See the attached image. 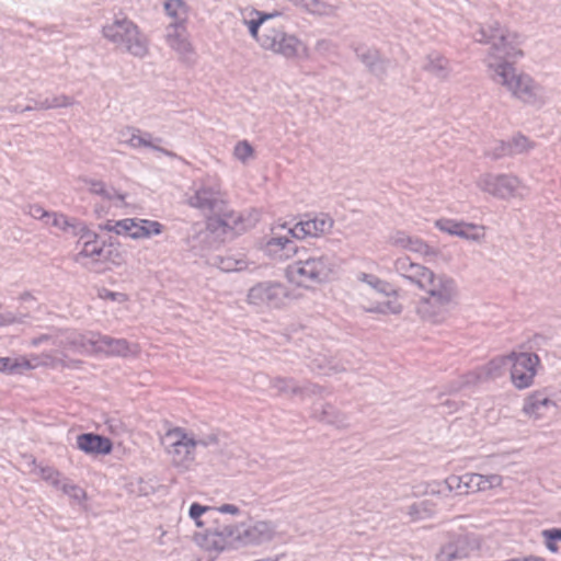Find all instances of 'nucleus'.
<instances>
[{"instance_id":"a878e982","label":"nucleus","mask_w":561,"mask_h":561,"mask_svg":"<svg viewBox=\"0 0 561 561\" xmlns=\"http://www.w3.org/2000/svg\"><path fill=\"white\" fill-rule=\"evenodd\" d=\"M82 249L75 255V261L85 267H92L95 263L106 259L104 244L99 242L98 234L84 238Z\"/></svg>"},{"instance_id":"79ce46f5","label":"nucleus","mask_w":561,"mask_h":561,"mask_svg":"<svg viewBox=\"0 0 561 561\" xmlns=\"http://www.w3.org/2000/svg\"><path fill=\"white\" fill-rule=\"evenodd\" d=\"M64 232L70 233L73 237H79L80 240L94 237V231L90 230L83 221L76 218L69 219L67 230Z\"/></svg>"},{"instance_id":"dca6fc26","label":"nucleus","mask_w":561,"mask_h":561,"mask_svg":"<svg viewBox=\"0 0 561 561\" xmlns=\"http://www.w3.org/2000/svg\"><path fill=\"white\" fill-rule=\"evenodd\" d=\"M117 139L121 144H125L133 149L150 148L154 151L162 152L165 156L173 157L174 154L160 147L161 138H154L152 134L142 131L134 126H124L117 130Z\"/></svg>"},{"instance_id":"9d476101","label":"nucleus","mask_w":561,"mask_h":561,"mask_svg":"<svg viewBox=\"0 0 561 561\" xmlns=\"http://www.w3.org/2000/svg\"><path fill=\"white\" fill-rule=\"evenodd\" d=\"M289 297L288 288L274 280L260 282L248 290L247 302L255 307L278 309Z\"/></svg>"},{"instance_id":"ddd939ff","label":"nucleus","mask_w":561,"mask_h":561,"mask_svg":"<svg viewBox=\"0 0 561 561\" xmlns=\"http://www.w3.org/2000/svg\"><path fill=\"white\" fill-rule=\"evenodd\" d=\"M236 526L238 528L237 545L240 547L260 546L274 540L277 536L276 523L267 519Z\"/></svg>"},{"instance_id":"a19ab883","label":"nucleus","mask_w":561,"mask_h":561,"mask_svg":"<svg viewBox=\"0 0 561 561\" xmlns=\"http://www.w3.org/2000/svg\"><path fill=\"white\" fill-rule=\"evenodd\" d=\"M131 225V218H126L122 220H107L104 224H101L99 228L101 230H105L108 232H115L119 236L129 237V227Z\"/></svg>"},{"instance_id":"423d86ee","label":"nucleus","mask_w":561,"mask_h":561,"mask_svg":"<svg viewBox=\"0 0 561 561\" xmlns=\"http://www.w3.org/2000/svg\"><path fill=\"white\" fill-rule=\"evenodd\" d=\"M261 48L286 59H305L309 57L307 45L296 35L287 33L283 25H264Z\"/></svg>"},{"instance_id":"393cba45","label":"nucleus","mask_w":561,"mask_h":561,"mask_svg":"<svg viewBox=\"0 0 561 561\" xmlns=\"http://www.w3.org/2000/svg\"><path fill=\"white\" fill-rule=\"evenodd\" d=\"M355 54L371 75L378 79H383L387 76L390 61L382 57L379 50L371 47L358 46L355 48Z\"/></svg>"},{"instance_id":"f3484780","label":"nucleus","mask_w":561,"mask_h":561,"mask_svg":"<svg viewBox=\"0 0 561 561\" xmlns=\"http://www.w3.org/2000/svg\"><path fill=\"white\" fill-rule=\"evenodd\" d=\"M334 225V220L325 214H320L313 218L298 221L288 233L295 239L321 238L328 234Z\"/></svg>"},{"instance_id":"4468645a","label":"nucleus","mask_w":561,"mask_h":561,"mask_svg":"<svg viewBox=\"0 0 561 561\" xmlns=\"http://www.w3.org/2000/svg\"><path fill=\"white\" fill-rule=\"evenodd\" d=\"M523 413L534 421L543 420L558 413V405L548 389L529 393L523 404Z\"/></svg>"},{"instance_id":"0eeeda50","label":"nucleus","mask_w":561,"mask_h":561,"mask_svg":"<svg viewBox=\"0 0 561 561\" xmlns=\"http://www.w3.org/2000/svg\"><path fill=\"white\" fill-rule=\"evenodd\" d=\"M357 278L369 287V290L360 293L359 296V306L365 312L379 314H399L402 312V305L396 299L374 300L370 297L373 291L383 297L396 295V290L388 282L367 273H360Z\"/></svg>"},{"instance_id":"72a5a7b5","label":"nucleus","mask_w":561,"mask_h":561,"mask_svg":"<svg viewBox=\"0 0 561 561\" xmlns=\"http://www.w3.org/2000/svg\"><path fill=\"white\" fill-rule=\"evenodd\" d=\"M164 10L173 20L170 24L185 25L188 20V7L183 0H164Z\"/></svg>"},{"instance_id":"bb28decb","label":"nucleus","mask_w":561,"mask_h":561,"mask_svg":"<svg viewBox=\"0 0 561 561\" xmlns=\"http://www.w3.org/2000/svg\"><path fill=\"white\" fill-rule=\"evenodd\" d=\"M311 417L337 428L348 426L347 415L331 403H313L311 407Z\"/></svg>"},{"instance_id":"37998d69","label":"nucleus","mask_w":561,"mask_h":561,"mask_svg":"<svg viewBox=\"0 0 561 561\" xmlns=\"http://www.w3.org/2000/svg\"><path fill=\"white\" fill-rule=\"evenodd\" d=\"M58 490L62 491L78 504L83 503L87 499L85 491L81 486L71 483L68 479L64 480Z\"/></svg>"},{"instance_id":"a18cd8bd","label":"nucleus","mask_w":561,"mask_h":561,"mask_svg":"<svg viewBox=\"0 0 561 561\" xmlns=\"http://www.w3.org/2000/svg\"><path fill=\"white\" fill-rule=\"evenodd\" d=\"M463 220H456L450 218H439L435 220V227L449 236L457 237L459 229L462 226Z\"/></svg>"},{"instance_id":"69168bd1","label":"nucleus","mask_w":561,"mask_h":561,"mask_svg":"<svg viewBox=\"0 0 561 561\" xmlns=\"http://www.w3.org/2000/svg\"><path fill=\"white\" fill-rule=\"evenodd\" d=\"M330 48H331V42H329L327 39H320L316 44V49L318 51H328V50H330Z\"/></svg>"},{"instance_id":"680f3d73","label":"nucleus","mask_w":561,"mask_h":561,"mask_svg":"<svg viewBox=\"0 0 561 561\" xmlns=\"http://www.w3.org/2000/svg\"><path fill=\"white\" fill-rule=\"evenodd\" d=\"M84 182H85V184L89 185L90 193L94 194V195H100V193H102V190L104 188V185H105V183L103 181L93 180V179L84 180Z\"/></svg>"},{"instance_id":"7ed1b4c3","label":"nucleus","mask_w":561,"mask_h":561,"mask_svg":"<svg viewBox=\"0 0 561 561\" xmlns=\"http://www.w3.org/2000/svg\"><path fill=\"white\" fill-rule=\"evenodd\" d=\"M336 271L337 263L333 255L301 247L285 274L289 282L309 288L330 282Z\"/></svg>"},{"instance_id":"f03ea898","label":"nucleus","mask_w":561,"mask_h":561,"mask_svg":"<svg viewBox=\"0 0 561 561\" xmlns=\"http://www.w3.org/2000/svg\"><path fill=\"white\" fill-rule=\"evenodd\" d=\"M187 204L208 216L207 227L213 230L221 229L239 232L242 228L241 216L227 209L225 194L217 176L206 175L194 183L193 194L187 197Z\"/></svg>"},{"instance_id":"1a4fd4ad","label":"nucleus","mask_w":561,"mask_h":561,"mask_svg":"<svg viewBox=\"0 0 561 561\" xmlns=\"http://www.w3.org/2000/svg\"><path fill=\"white\" fill-rule=\"evenodd\" d=\"M476 186L482 193H486L500 199H508L520 195L523 184L520 180L513 174H494L485 172L480 174L476 181Z\"/></svg>"},{"instance_id":"5fc2aeb1","label":"nucleus","mask_w":561,"mask_h":561,"mask_svg":"<svg viewBox=\"0 0 561 561\" xmlns=\"http://www.w3.org/2000/svg\"><path fill=\"white\" fill-rule=\"evenodd\" d=\"M76 103L75 99L66 95V94H59L51 96V104L54 108H64L72 106Z\"/></svg>"},{"instance_id":"0e129e2a","label":"nucleus","mask_w":561,"mask_h":561,"mask_svg":"<svg viewBox=\"0 0 561 561\" xmlns=\"http://www.w3.org/2000/svg\"><path fill=\"white\" fill-rule=\"evenodd\" d=\"M36 110H51L54 108L51 104V98H46L44 100L35 101Z\"/></svg>"},{"instance_id":"bf43d9fd","label":"nucleus","mask_w":561,"mask_h":561,"mask_svg":"<svg viewBox=\"0 0 561 561\" xmlns=\"http://www.w3.org/2000/svg\"><path fill=\"white\" fill-rule=\"evenodd\" d=\"M102 298L111 299L113 301H117L119 304L126 302L128 300V296L124 293H115L107 289L103 290V294H101Z\"/></svg>"},{"instance_id":"58836bf2","label":"nucleus","mask_w":561,"mask_h":561,"mask_svg":"<svg viewBox=\"0 0 561 561\" xmlns=\"http://www.w3.org/2000/svg\"><path fill=\"white\" fill-rule=\"evenodd\" d=\"M31 363L24 358L0 357V373L13 374L32 369Z\"/></svg>"},{"instance_id":"8fccbe9b","label":"nucleus","mask_w":561,"mask_h":561,"mask_svg":"<svg viewBox=\"0 0 561 561\" xmlns=\"http://www.w3.org/2000/svg\"><path fill=\"white\" fill-rule=\"evenodd\" d=\"M510 148V144L508 141L505 142V141H495L493 144L492 147H490L486 151H485V154L494 160H497L500 158H503V157H506V156H511V153H508L507 149Z\"/></svg>"},{"instance_id":"4c0bfd02","label":"nucleus","mask_w":561,"mask_h":561,"mask_svg":"<svg viewBox=\"0 0 561 561\" xmlns=\"http://www.w3.org/2000/svg\"><path fill=\"white\" fill-rule=\"evenodd\" d=\"M214 265L222 272L230 273L245 270L248 267V262L243 257L237 259L232 255H225L216 256L214 259Z\"/></svg>"},{"instance_id":"e433bc0d","label":"nucleus","mask_w":561,"mask_h":561,"mask_svg":"<svg viewBox=\"0 0 561 561\" xmlns=\"http://www.w3.org/2000/svg\"><path fill=\"white\" fill-rule=\"evenodd\" d=\"M310 367L312 370L320 375L331 376L345 370V367L324 356H319L312 359Z\"/></svg>"},{"instance_id":"f704fd0d","label":"nucleus","mask_w":561,"mask_h":561,"mask_svg":"<svg viewBox=\"0 0 561 561\" xmlns=\"http://www.w3.org/2000/svg\"><path fill=\"white\" fill-rule=\"evenodd\" d=\"M511 354L506 356H499L490 360L482 367H479L481 374L486 379H495L502 376L507 366H510Z\"/></svg>"},{"instance_id":"412c9836","label":"nucleus","mask_w":561,"mask_h":561,"mask_svg":"<svg viewBox=\"0 0 561 561\" xmlns=\"http://www.w3.org/2000/svg\"><path fill=\"white\" fill-rule=\"evenodd\" d=\"M476 542L468 536H457L443 545L435 561H459L469 558L476 550Z\"/></svg>"},{"instance_id":"6e6552de","label":"nucleus","mask_w":561,"mask_h":561,"mask_svg":"<svg viewBox=\"0 0 561 561\" xmlns=\"http://www.w3.org/2000/svg\"><path fill=\"white\" fill-rule=\"evenodd\" d=\"M162 444L174 467L186 471L195 461L194 435L182 427H173L162 437Z\"/></svg>"},{"instance_id":"338daca9","label":"nucleus","mask_w":561,"mask_h":561,"mask_svg":"<svg viewBox=\"0 0 561 561\" xmlns=\"http://www.w3.org/2000/svg\"><path fill=\"white\" fill-rule=\"evenodd\" d=\"M549 535V539H554L556 541L561 540V528H551L546 529Z\"/></svg>"},{"instance_id":"cd10ccee","label":"nucleus","mask_w":561,"mask_h":561,"mask_svg":"<svg viewBox=\"0 0 561 561\" xmlns=\"http://www.w3.org/2000/svg\"><path fill=\"white\" fill-rule=\"evenodd\" d=\"M77 447L88 455H108L113 449V444L107 437L84 433L78 435Z\"/></svg>"},{"instance_id":"aec40b11","label":"nucleus","mask_w":561,"mask_h":561,"mask_svg":"<svg viewBox=\"0 0 561 561\" xmlns=\"http://www.w3.org/2000/svg\"><path fill=\"white\" fill-rule=\"evenodd\" d=\"M164 38L169 47L173 49L182 60L186 62L193 60L194 48L190 41L186 24H169L165 28Z\"/></svg>"},{"instance_id":"473e14b6","label":"nucleus","mask_w":561,"mask_h":561,"mask_svg":"<svg viewBox=\"0 0 561 561\" xmlns=\"http://www.w3.org/2000/svg\"><path fill=\"white\" fill-rule=\"evenodd\" d=\"M251 14L255 15L256 18H253L251 20H244V24L248 26L251 37L255 39L257 44L261 46L262 30L264 25H272V23H268V21L275 14L263 13L257 10H253Z\"/></svg>"},{"instance_id":"f257e3e1","label":"nucleus","mask_w":561,"mask_h":561,"mask_svg":"<svg viewBox=\"0 0 561 561\" xmlns=\"http://www.w3.org/2000/svg\"><path fill=\"white\" fill-rule=\"evenodd\" d=\"M476 41L490 45L484 62L488 76L495 84L513 99L537 110L549 102L546 88L514 66L524 55L517 33L494 21L480 27Z\"/></svg>"},{"instance_id":"20e7f679","label":"nucleus","mask_w":561,"mask_h":561,"mask_svg":"<svg viewBox=\"0 0 561 561\" xmlns=\"http://www.w3.org/2000/svg\"><path fill=\"white\" fill-rule=\"evenodd\" d=\"M424 296L417 302V313L425 320L440 321L458 299L456 280L446 274H436L432 270L420 286Z\"/></svg>"},{"instance_id":"2eb2a0df","label":"nucleus","mask_w":561,"mask_h":561,"mask_svg":"<svg viewBox=\"0 0 561 561\" xmlns=\"http://www.w3.org/2000/svg\"><path fill=\"white\" fill-rule=\"evenodd\" d=\"M238 528L233 525H218L209 528L202 536L199 545L209 552L219 553L229 548H240L237 545Z\"/></svg>"},{"instance_id":"39448f33","label":"nucleus","mask_w":561,"mask_h":561,"mask_svg":"<svg viewBox=\"0 0 561 561\" xmlns=\"http://www.w3.org/2000/svg\"><path fill=\"white\" fill-rule=\"evenodd\" d=\"M103 37L116 49L135 58L144 59L149 55L150 41L139 26L125 15H117L102 27Z\"/></svg>"},{"instance_id":"052dcab7","label":"nucleus","mask_w":561,"mask_h":561,"mask_svg":"<svg viewBox=\"0 0 561 561\" xmlns=\"http://www.w3.org/2000/svg\"><path fill=\"white\" fill-rule=\"evenodd\" d=\"M213 512L230 514V515H239L241 511H240V507L234 504H222L218 507H213Z\"/></svg>"},{"instance_id":"4be33fe9","label":"nucleus","mask_w":561,"mask_h":561,"mask_svg":"<svg viewBox=\"0 0 561 561\" xmlns=\"http://www.w3.org/2000/svg\"><path fill=\"white\" fill-rule=\"evenodd\" d=\"M388 243L392 247L417 253L424 257L434 259L438 255V250L428 245L417 237L408 234L398 230L389 236Z\"/></svg>"},{"instance_id":"864d4df0","label":"nucleus","mask_w":561,"mask_h":561,"mask_svg":"<svg viewBox=\"0 0 561 561\" xmlns=\"http://www.w3.org/2000/svg\"><path fill=\"white\" fill-rule=\"evenodd\" d=\"M26 214L31 217L39 220H46L45 222L48 224L49 220V211H46L41 205H30L27 207Z\"/></svg>"},{"instance_id":"c85d7f7f","label":"nucleus","mask_w":561,"mask_h":561,"mask_svg":"<svg viewBox=\"0 0 561 561\" xmlns=\"http://www.w3.org/2000/svg\"><path fill=\"white\" fill-rule=\"evenodd\" d=\"M98 332L89 331L80 333L77 331L66 332L65 339L60 341V345L79 353H93L95 347Z\"/></svg>"},{"instance_id":"9b49d317","label":"nucleus","mask_w":561,"mask_h":561,"mask_svg":"<svg viewBox=\"0 0 561 561\" xmlns=\"http://www.w3.org/2000/svg\"><path fill=\"white\" fill-rule=\"evenodd\" d=\"M503 478L499 474L466 473L463 476H450L445 479L444 484L449 492L456 491L458 494H469L483 492L502 484Z\"/></svg>"},{"instance_id":"f8f14e48","label":"nucleus","mask_w":561,"mask_h":561,"mask_svg":"<svg viewBox=\"0 0 561 561\" xmlns=\"http://www.w3.org/2000/svg\"><path fill=\"white\" fill-rule=\"evenodd\" d=\"M539 356L535 353H511V380L517 389H526L534 383L539 366Z\"/></svg>"},{"instance_id":"7c9ffc66","label":"nucleus","mask_w":561,"mask_h":561,"mask_svg":"<svg viewBox=\"0 0 561 561\" xmlns=\"http://www.w3.org/2000/svg\"><path fill=\"white\" fill-rule=\"evenodd\" d=\"M423 69L440 81L448 80L451 73L449 60L437 51L426 55Z\"/></svg>"},{"instance_id":"e2e57ef3","label":"nucleus","mask_w":561,"mask_h":561,"mask_svg":"<svg viewBox=\"0 0 561 561\" xmlns=\"http://www.w3.org/2000/svg\"><path fill=\"white\" fill-rule=\"evenodd\" d=\"M541 537L543 538V541H545V546H546V548H547L550 552H552V553H557V552H558V550H559V548H558V546H557V543H556V540H554V539H549V538H548V537H549V535H548V531H547L546 529H543V530L541 531Z\"/></svg>"},{"instance_id":"09e8293b","label":"nucleus","mask_w":561,"mask_h":561,"mask_svg":"<svg viewBox=\"0 0 561 561\" xmlns=\"http://www.w3.org/2000/svg\"><path fill=\"white\" fill-rule=\"evenodd\" d=\"M484 380L480 368L476 369L474 371H470L466 375H463L460 380L458 381V385L456 387H453V391H458L463 387L474 385L479 381Z\"/></svg>"},{"instance_id":"c9c22d12","label":"nucleus","mask_w":561,"mask_h":561,"mask_svg":"<svg viewBox=\"0 0 561 561\" xmlns=\"http://www.w3.org/2000/svg\"><path fill=\"white\" fill-rule=\"evenodd\" d=\"M485 227L473 222L463 221L457 237L467 241L482 243L485 240Z\"/></svg>"},{"instance_id":"13d9d810","label":"nucleus","mask_w":561,"mask_h":561,"mask_svg":"<svg viewBox=\"0 0 561 561\" xmlns=\"http://www.w3.org/2000/svg\"><path fill=\"white\" fill-rule=\"evenodd\" d=\"M141 227L145 231H148V238L151 236L160 234L162 232V225L158 221L140 219Z\"/></svg>"},{"instance_id":"49530a36","label":"nucleus","mask_w":561,"mask_h":561,"mask_svg":"<svg viewBox=\"0 0 561 561\" xmlns=\"http://www.w3.org/2000/svg\"><path fill=\"white\" fill-rule=\"evenodd\" d=\"M99 196L105 201L113 202L116 206H123L126 204V194L121 193L115 187L107 186L106 184Z\"/></svg>"},{"instance_id":"3c124183","label":"nucleus","mask_w":561,"mask_h":561,"mask_svg":"<svg viewBox=\"0 0 561 561\" xmlns=\"http://www.w3.org/2000/svg\"><path fill=\"white\" fill-rule=\"evenodd\" d=\"M208 512H213V507L210 506H204L198 503H193L190 507L188 515L190 517L195 520V524L197 527H202L204 523L199 520V517Z\"/></svg>"},{"instance_id":"ea45409f","label":"nucleus","mask_w":561,"mask_h":561,"mask_svg":"<svg viewBox=\"0 0 561 561\" xmlns=\"http://www.w3.org/2000/svg\"><path fill=\"white\" fill-rule=\"evenodd\" d=\"M233 157L243 164L255 158V151L248 140H239L232 151Z\"/></svg>"},{"instance_id":"b1692460","label":"nucleus","mask_w":561,"mask_h":561,"mask_svg":"<svg viewBox=\"0 0 561 561\" xmlns=\"http://www.w3.org/2000/svg\"><path fill=\"white\" fill-rule=\"evenodd\" d=\"M94 354H104L106 356L126 357L136 353V346L131 345L125 339H114L108 335L98 333Z\"/></svg>"},{"instance_id":"c03bdc74","label":"nucleus","mask_w":561,"mask_h":561,"mask_svg":"<svg viewBox=\"0 0 561 561\" xmlns=\"http://www.w3.org/2000/svg\"><path fill=\"white\" fill-rule=\"evenodd\" d=\"M510 148L507 149L511 156L528 152L533 148V142L523 135H517L508 141Z\"/></svg>"},{"instance_id":"a211bd4d","label":"nucleus","mask_w":561,"mask_h":561,"mask_svg":"<svg viewBox=\"0 0 561 561\" xmlns=\"http://www.w3.org/2000/svg\"><path fill=\"white\" fill-rule=\"evenodd\" d=\"M271 388L275 389L278 394L299 397L301 400L307 397H322L325 389L317 383L306 382L299 385L294 378L274 377L270 381Z\"/></svg>"},{"instance_id":"603ef678","label":"nucleus","mask_w":561,"mask_h":561,"mask_svg":"<svg viewBox=\"0 0 561 561\" xmlns=\"http://www.w3.org/2000/svg\"><path fill=\"white\" fill-rule=\"evenodd\" d=\"M129 237L133 239L148 238V231H145L144 227H141L140 219L131 218V225L129 227Z\"/></svg>"},{"instance_id":"c756f323","label":"nucleus","mask_w":561,"mask_h":561,"mask_svg":"<svg viewBox=\"0 0 561 561\" xmlns=\"http://www.w3.org/2000/svg\"><path fill=\"white\" fill-rule=\"evenodd\" d=\"M299 11L318 16L330 18L334 16L337 7L323 0H288Z\"/></svg>"},{"instance_id":"2f4dec72","label":"nucleus","mask_w":561,"mask_h":561,"mask_svg":"<svg viewBox=\"0 0 561 561\" xmlns=\"http://www.w3.org/2000/svg\"><path fill=\"white\" fill-rule=\"evenodd\" d=\"M435 511V504L431 500H422L410 504L403 512L409 516L410 522L414 523L432 517Z\"/></svg>"},{"instance_id":"6e6d98bb","label":"nucleus","mask_w":561,"mask_h":561,"mask_svg":"<svg viewBox=\"0 0 561 561\" xmlns=\"http://www.w3.org/2000/svg\"><path fill=\"white\" fill-rule=\"evenodd\" d=\"M49 219H51V226L58 228L61 231H65L67 230V225L69 222L70 217L59 213H50Z\"/></svg>"},{"instance_id":"de8ad7c7","label":"nucleus","mask_w":561,"mask_h":561,"mask_svg":"<svg viewBox=\"0 0 561 561\" xmlns=\"http://www.w3.org/2000/svg\"><path fill=\"white\" fill-rule=\"evenodd\" d=\"M39 474L43 480L58 489L66 478H62L60 472L51 467H42Z\"/></svg>"},{"instance_id":"774afa93","label":"nucleus","mask_w":561,"mask_h":561,"mask_svg":"<svg viewBox=\"0 0 561 561\" xmlns=\"http://www.w3.org/2000/svg\"><path fill=\"white\" fill-rule=\"evenodd\" d=\"M516 561H547L545 558L537 556H527L522 558H516Z\"/></svg>"},{"instance_id":"6ab92c4d","label":"nucleus","mask_w":561,"mask_h":561,"mask_svg":"<svg viewBox=\"0 0 561 561\" xmlns=\"http://www.w3.org/2000/svg\"><path fill=\"white\" fill-rule=\"evenodd\" d=\"M300 248L288 236H277L272 232V236L262 245V251L270 259L284 262L296 257Z\"/></svg>"},{"instance_id":"5701e85b","label":"nucleus","mask_w":561,"mask_h":561,"mask_svg":"<svg viewBox=\"0 0 561 561\" xmlns=\"http://www.w3.org/2000/svg\"><path fill=\"white\" fill-rule=\"evenodd\" d=\"M394 272L402 278L407 279L410 284L415 285L417 288L422 285L431 268L413 262L409 256H400L393 263Z\"/></svg>"},{"instance_id":"4d7b16f0","label":"nucleus","mask_w":561,"mask_h":561,"mask_svg":"<svg viewBox=\"0 0 561 561\" xmlns=\"http://www.w3.org/2000/svg\"><path fill=\"white\" fill-rule=\"evenodd\" d=\"M194 443H195V448L197 446H202V447L206 448V447H209V446L217 445L218 444V436L215 433H209L207 435H203V436H198V437L194 436Z\"/></svg>"}]
</instances>
